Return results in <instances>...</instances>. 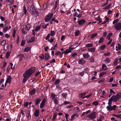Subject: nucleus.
<instances>
[{
    "label": "nucleus",
    "instance_id": "obj_7",
    "mask_svg": "<svg viewBox=\"0 0 121 121\" xmlns=\"http://www.w3.org/2000/svg\"><path fill=\"white\" fill-rule=\"evenodd\" d=\"M115 29L117 30H119L121 29V23H118L115 25L114 26Z\"/></svg>",
    "mask_w": 121,
    "mask_h": 121
},
{
    "label": "nucleus",
    "instance_id": "obj_14",
    "mask_svg": "<svg viewBox=\"0 0 121 121\" xmlns=\"http://www.w3.org/2000/svg\"><path fill=\"white\" fill-rule=\"evenodd\" d=\"M49 54L47 53H46L45 54V60H47L49 59Z\"/></svg>",
    "mask_w": 121,
    "mask_h": 121
},
{
    "label": "nucleus",
    "instance_id": "obj_29",
    "mask_svg": "<svg viewBox=\"0 0 121 121\" xmlns=\"http://www.w3.org/2000/svg\"><path fill=\"white\" fill-rule=\"evenodd\" d=\"M110 59L108 58H107L105 60V63H108L110 62Z\"/></svg>",
    "mask_w": 121,
    "mask_h": 121
},
{
    "label": "nucleus",
    "instance_id": "obj_57",
    "mask_svg": "<svg viewBox=\"0 0 121 121\" xmlns=\"http://www.w3.org/2000/svg\"><path fill=\"white\" fill-rule=\"evenodd\" d=\"M119 21L118 19H116L113 22V24H114L116 23L117 22Z\"/></svg>",
    "mask_w": 121,
    "mask_h": 121
},
{
    "label": "nucleus",
    "instance_id": "obj_6",
    "mask_svg": "<svg viewBox=\"0 0 121 121\" xmlns=\"http://www.w3.org/2000/svg\"><path fill=\"white\" fill-rule=\"evenodd\" d=\"M117 106L116 105H114L112 107L111 106H108L106 107L107 110L109 111H111L112 110H115L116 109Z\"/></svg>",
    "mask_w": 121,
    "mask_h": 121
},
{
    "label": "nucleus",
    "instance_id": "obj_34",
    "mask_svg": "<svg viewBox=\"0 0 121 121\" xmlns=\"http://www.w3.org/2000/svg\"><path fill=\"white\" fill-rule=\"evenodd\" d=\"M41 26H38L35 27V31H38L40 30V29Z\"/></svg>",
    "mask_w": 121,
    "mask_h": 121
},
{
    "label": "nucleus",
    "instance_id": "obj_37",
    "mask_svg": "<svg viewBox=\"0 0 121 121\" xmlns=\"http://www.w3.org/2000/svg\"><path fill=\"white\" fill-rule=\"evenodd\" d=\"M55 34V32L54 30H52L51 31L50 35L51 36H52Z\"/></svg>",
    "mask_w": 121,
    "mask_h": 121
},
{
    "label": "nucleus",
    "instance_id": "obj_50",
    "mask_svg": "<svg viewBox=\"0 0 121 121\" xmlns=\"http://www.w3.org/2000/svg\"><path fill=\"white\" fill-rule=\"evenodd\" d=\"M30 56H29L26 55L25 57V60H28L30 58Z\"/></svg>",
    "mask_w": 121,
    "mask_h": 121
},
{
    "label": "nucleus",
    "instance_id": "obj_63",
    "mask_svg": "<svg viewBox=\"0 0 121 121\" xmlns=\"http://www.w3.org/2000/svg\"><path fill=\"white\" fill-rule=\"evenodd\" d=\"M65 37V35H63L61 37L60 40L61 41L63 40L64 39Z\"/></svg>",
    "mask_w": 121,
    "mask_h": 121
},
{
    "label": "nucleus",
    "instance_id": "obj_30",
    "mask_svg": "<svg viewBox=\"0 0 121 121\" xmlns=\"http://www.w3.org/2000/svg\"><path fill=\"white\" fill-rule=\"evenodd\" d=\"M11 53V51H9L7 52L6 55V58H8L9 57Z\"/></svg>",
    "mask_w": 121,
    "mask_h": 121
},
{
    "label": "nucleus",
    "instance_id": "obj_60",
    "mask_svg": "<svg viewBox=\"0 0 121 121\" xmlns=\"http://www.w3.org/2000/svg\"><path fill=\"white\" fill-rule=\"evenodd\" d=\"M50 37V34H48V35L46 36V37L45 39L46 40L48 39Z\"/></svg>",
    "mask_w": 121,
    "mask_h": 121
},
{
    "label": "nucleus",
    "instance_id": "obj_24",
    "mask_svg": "<svg viewBox=\"0 0 121 121\" xmlns=\"http://www.w3.org/2000/svg\"><path fill=\"white\" fill-rule=\"evenodd\" d=\"M104 117L102 115H100L99 118V119H97V121H102V120L104 119Z\"/></svg>",
    "mask_w": 121,
    "mask_h": 121
},
{
    "label": "nucleus",
    "instance_id": "obj_49",
    "mask_svg": "<svg viewBox=\"0 0 121 121\" xmlns=\"http://www.w3.org/2000/svg\"><path fill=\"white\" fill-rule=\"evenodd\" d=\"M8 45L7 44H6L4 45V48L5 49H7L8 48Z\"/></svg>",
    "mask_w": 121,
    "mask_h": 121
},
{
    "label": "nucleus",
    "instance_id": "obj_17",
    "mask_svg": "<svg viewBox=\"0 0 121 121\" xmlns=\"http://www.w3.org/2000/svg\"><path fill=\"white\" fill-rule=\"evenodd\" d=\"M39 111L38 109H36V110L34 113V115L36 117H37L39 116Z\"/></svg>",
    "mask_w": 121,
    "mask_h": 121
},
{
    "label": "nucleus",
    "instance_id": "obj_40",
    "mask_svg": "<svg viewBox=\"0 0 121 121\" xmlns=\"http://www.w3.org/2000/svg\"><path fill=\"white\" fill-rule=\"evenodd\" d=\"M80 33V31L79 30H77L75 32V35L76 36H78Z\"/></svg>",
    "mask_w": 121,
    "mask_h": 121
},
{
    "label": "nucleus",
    "instance_id": "obj_59",
    "mask_svg": "<svg viewBox=\"0 0 121 121\" xmlns=\"http://www.w3.org/2000/svg\"><path fill=\"white\" fill-rule=\"evenodd\" d=\"M24 106L25 107H27L28 106V103L27 102H26L24 104Z\"/></svg>",
    "mask_w": 121,
    "mask_h": 121
},
{
    "label": "nucleus",
    "instance_id": "obj_22",
    "mask_svg": "<svg viewBox=\"0 0 121 121\" xmlns=\"http://www.w3.org/2000/svg\"><path fill=\"white\" fill-rule=\"evenodd\" d=\"M95 20L98 21L99 22V23H100L102 22V19L100 18L99 16L98 17H96L95 18Z\"/></svg>",
    "mask_w": 121,
    "mask_h": 121
},
{
    "label": "nucleus",
    "instance_id": "obj_64",
    "mask_svg": "<svg viewBox=\"0 0 121 121\" xmlns=\"http://www.w3.org/2000/svg\"><path fill=\"white\" fill-rule=\"evenodd\" d=\"M116 48H118V50H121V46L120 45H119L118 47L116 46Z\"/></svg>",
    "mask_w": 121,
    "mask_h": 121
},
{
    "label": "nucleus",
    "instance_id": "obj_26",
    "mask_svg": "<svg viewBox=\"0 0 121 121\" xmlns=\"http://www.w3.org/2000/svg\"><path fill=\"white\" fill-rule=\"evenodd\" d=\"M36 92V90L35 89H33L30 93V94L32 95L35 94Z\"/></svg>",
    "mask_w": 121,
    "mask_h": 121
},
{
    "label": "nucleus",
    "instance_id": "obj_3",
    "mask_svg": "<svg viewBox=\"0 0 121 121\" xmlns=\"http://www.w3.org/2000/svg\"><path fill=\"white\" fill-rule=\"evenodd\" d=\"M53 15V13H50L47 14L46 16L44 19L45 22H47L50 20Z\"/></svg>",
    "mask_w": 121,
    "mask_h": 121
},
{
    "label": "nucleus",
    "instance_id": "obj_56",
    "mask_svg": "<svg viewBox=\"0 0 121 121\" xmlns=\"http://www.w3.org/2000/svg\"><path fill=\"white\" fill-rule=\"evenodd\" d=\"M52 21L56 22L57 23H58L59 22L57 20H55V18H52Z\"/></svg>",
    "mask_w": 121,
    "mask_h": 121
},
{
    "label": "nucleus",
    "instance_id": "obj_58",
    "mask_svg": "<svg viewBox=\"0 0 121 121\" xmlns=\"http://www.w3.org/2000/svg\"><path fill=\"white\" fill-rule=\"evenodd\" d=\"M6 1L11 4H12L13 2V0H6Z\"/></svg>",
    "mask_w": 121,
    "mask_h": 121
},
{
    "label": "nucleus",
    "instance_id": "obj_13",
    "mask_svg": "<svg viewBox=\"0 0 121 121\" xmlns=\"http://www.w3.org/2000/svg\"><path fill=\"white\" fill-rule=\"evenodd\" d=\"M85 62V60L84 59H81L78 60V63L79 64L83 65L84 64Z\"/></svg>",
    "mask_w": 121,
    "mask_h": 121
},
{
    "label": "nucleus",
    "instance_id": "obj_32",
    "mask_svg": "<svg viewBox=\"0 0 121 121\" xmlns=\"http://www.w3.org/2000/svg\"><path fill=\"white\" fill-rule=\"evenodd\" d=\"M86 92H85L84 93H81L80 95V97L81 98L83 99V96H84L85 95H86Z\"/></svg>",
    "mask_w": 121,
    "mask_h": 121
},
{
    "label": "nucleus",
    "instance_id": "obj_51",
    "mask_svg": "<svg viewBox=\"0 0 121 121\" xmlns=\"http://www.w3.org/2000/svg\"><path fill=\"white\" fill-rule=\"evenodd\" d=\"M84 74V73L83 72H80L79 73V75L82 77L83 76Z\"/></svg>",
    "mask_w": 121,
    "mask_h": 121
},
{
    "label": "nucleus",
    "instance_id": "obj_41",
    "mask_svg": "<svg viewBox=\"0 0 121 121\" xmlns=\"http://www.w3.org/2000/svg\"><path fill=\"white\" fill-rule=\"evenodd\" d=\"M57 115V114L56 113H54L53 115L52 119V120L54 121L55 119L56 118Z\"/></svg>",
    "mask_w": 121,
    "mask_h": 121
},
{
    "label": "nucleus",
    "instance_id": "obj_48",
    "mask_svg": "<svg viewBox=\"0 0 121 121\" xmlns=\"http://www.w3.org/2000/svg\"><path fill=\"white\" fill-rule=\"evenodd\" d=\"M23 9L24 10V13L25 14H26L27 12V11L26 8L24 6L23 7Z\"/></svg>",
    "mask_w": 121,
    "mask_h": 121
},
{
    "label": "nucleus",
    "instance_id": "obj_15",
    "mask_svg": "<svg viewBox=\"0 0 121 121\" xmlns=\"http://www.w3.org/2000/svg\"><path fill=\"white\" fill-rule=\"evenodd\" d=\"M35 40L34 37H31L30 40L27 41V42L28 43H31L34 41Z\"/></svg>",
    "mask_w": 121,
    "mask_h": 121
},
{
    "label": "nucleus",
    "instance_id": "obj_11",
    "mask_svg": "<svg viewBox=\"0 0 121 121\" xmlns=\"http://www.w3.org/2000/svg\"><path fill=\"white\" fill-rule=\"evenodd\" d=\"M78 115L76 114H74L71 116L70 119L71 121H72L74 120L76 117H78Z\"/></svg>",
    "mask_w": 121,
    "mask_h": 121
},
{
    "label": "nucleus",
    "instance_id": "obj_10",
    "mask_svg": "<svg viewBox=\"0 0 121 121\" xmlns=\"http://www.w3.org/2000/svg\"><path fill=\"white\" fill-rule=\"evenodd\" d=\"M85 22V20L84 19H81L78 21V24L80 25H83Z\"/></svg>",
    "mask_w": 121,
    "mask_h": 121
},
{
    "label": "nucleus",
    "instance_id": "obj_25",
    "mask_svg": "<svg viewBox=\"0 0 121 121\" xmlns=\"http://www.w3.org/2000/svg\"><path fill=\"white\" fill-rule=\"evenodd\" d=\"M95 48H88V50L90 52H94L95 50Z\"/></svg>",
    "mask_w": 121,
    "mask_h": 121
},
{
    "label": "nucleus",
    "instance_id": "obj_52",
    "mask_svg": "<svg viewBox=\"0 0 121 121\" xmlns=\"http://www.w3.org/2000/svg\"><path fill=\"white\" fill-rule=\"evenodd\" d=\"M108 3V2H106L104 3H103L102 4L101 6L102 7H103L105 6Z\"/></svg>",
    "mask_w": 121,
    "mask_h": 121
},
{
    "label": "nucleus",
    "instance_id": "obj_47",
    "mask_svg": "<svg viewBox=\"0 0 121 121\" xmlns=\"http://www.w3.org/2000/svg\"><path fill=\"white\" fill-rule=\"evenodd\" d=\"M54 41V39L53 38H52L50 39H49L48 40V42H50V43H52Z\"/></svg>",
    "mask_w": 121,
    "mask_h": 121
},
{
    "label": "nucleus",
    "instance_id": "obj_36",
    "mask_svg": "<svg viewBox=\"0 0 121 121\" xmlns=\"http://www.w3.org/2000/svg\"><path fill=\"white\" fill-rule=\"evenodd\" d=\"M60 82V80L59 79H57L55 81V82L54 83L55 84L57 85L59 84Z\"/></svg>",
    "mask_w": 121,
    "mask_h": 121
},
{
    "label": "nucleus",
    "instance_id": "obj_18",
    "mask_svg": "<svg viewBox=\"0 0 121 121\" xmlns=\"http://www.w3.org/2000/svg\"><path fill=\"white\" fill-rule=\"evenodd\" d=\"M11 79L12 78L10 76H8L6 81V82L9 83L11 82Z\"/></svg>",
    "mask_w": 121,
    "mask_h": 121
},
{
    "label": "nucleus",
    "instance_id": "obj_5",
    "mask_svg": "<svg viewBox=\"0 0 121 121\" xmlns=\"http://www.w3.org/2000/svg\"><path fill=\"white\" fill-rule=\"evenodd\" d=\"M96 113L95 112H93L88 115L87 117H89L90 119H95L96 117Z\"/></svg>",
    "mask_w": 121,
    "mask_h": 121
},
{
    "label": "nucleus",
    "instance_id": "obj_28",
    "mask_svg": "<svg viewBox=\"0 0 121 121\" xmlns=\"http://www.w3.org/2000/svg\"><path fill=\"white\" fill-rule=\"evenodd\" d=\"M111 4H110L106 6V7L104 8H103V9L104 10L107 9H109V8H110V6H111Z\"/></svg>",
    "mask_w": 121,
    "mask_h": 121
},
{
    "label": "nucleus",
    "instance_id": "obj_23",
    "mask_svg": "<svg viewBox=\"0 0 121 121\" xmlns=\"http://www.w3.org/2000/svg\"><path fill=\"white\" fill-rule=\"evenodd\" d=\"M41 101L40 98L37 99L36 100V103L35 104L36 105H37Z\"/></svg>",
    "mask_w": 121,
    "mask_h": 121
},
{
    "label": "nucleus",
    "instance_id": "obj_45",
    "mask_svg": "<svg viewBox=\"0 0 121 121\" xmlns=\"http://www.w3.org/2000/svg\"><path fill=\"white\" fill-rule=\"evenodd\" d=\"M25 41L22 40V41L21 45V46H23L25 44Z\"/></svg>",
    "mask_w": 121,
    "mask_h": 121
},
{
    "label": "nucleus",
    "instance_id": "obj_8",
    "mask_svg": "<svg viewBox=\"0 0 121 121\" xmlns=\"http://www.w3.org/2000/svg\"><path fill=\"white\" fill-rule=\"evenodd\" d=\"M31 27V26L30 25L27 24L25 25L24 29L28 31L30 29Z\"/></svg>",
    "mask_w": 121,
    "mask_h": 121
},
{
    "label": "nucleus",
    "instance_id": "obj_27",
    "mask_svg": "<svg viewBox=\"0 0 121 121\" xmlns=\"http://www.w3.org/2000/svg\"><path fill=\"white\" fill-rule=\"evenodd\" d=\"M112 33H110L107 36L106 38L108 39L109 40L110 39V37L112 36Z\"/></svg>",
    "mask_w": 121,
    "mask_h": 121
},
{
    "label": "nucleus",
    "instance_id": "obj_55",
    "mask_svg": "<svg viewBox=\"0 0 121 121\" xmlns=\"http://www.w3.org/2000/svg\"><path fill=\"white\" fill-rule=\"evenodd\" d=\"M67 94L65 93H63L62 94V96H63V97L64 98H65L66 97Z\"/></svg>",
    "mask_w": 121,
    "mask_h": 121
},
{
    "label": "nucleus",
    "instance_id": "obj_20",
    "mask_svg": "<svg viewBox=\"0 0 121 121\" xmlns=\"http://www.w3.org/2000/svg\"><path fill=\"white\" fill-rule=\"evenodd\" d=\"M83 56L84 58H88L90 56V55L88 54V53L86 54H84L83 55Z\"/></svg>",
    "mask_w": 121,
    "mask_h": 121
},
{
    "label": "nucleus",
    "instance_id": "obj_54",
    "mask_svg": "<svg viewBox=\"0 0 121 121\" xmlns=\"http://www.w3.org/2000/svg\"><path fill=\"white\" fill-rule=\"evenodd\" d=\"M61 53V52L60 51H57L55 53V55H59Z\"/></svg>",
    "mask_w": 121,
    "mask_h": 121
},
{
    "label": "nucleus",
    "instance_id": "obj_46",
    "mask_svg": "<svg viewBox=\"0 0 121 121\" xmlns=\"http://www.w3.org/2000/svg\"><path fill=\"white\" fill-rule=\"evenodd\" d=\"M92 104L97 106L98 105V103L97 101H94L93 102Z\"/></svg>",
    "mask_w": 121,
    "mask_h": 121
},
{
    "label": "nucleus",
    "instance_id": "obj_39",
    "mask_svg": "<svg viewBox=\"0 0 121 121\" xmlns=\"http://www.w3.org/2000/svg\"><path fill=\"white\" fill-rule=\"evenodd\" d=\"M58 2L56 0L55 2V6L54 8V9H55L56 8L57 5H58Z\"/></svg>",
    "mask_w": 121,
    "mask_h": 121
},
{
    "label": "nucleus",
    "instance_id": "obj_4",
    "mask_svg": "<svg viewBox=\"0 0 121 121\" xmlns=\"http://www.w3.org/2000/svg\"><path fill=\"white\" fill-rule=\"evenodd\" d=\"M112 97H113L114 102H116L121 97V93H119L115 96H112Z\"/></svg>",
    "mask_w": 121,
    "mask_h": 121
},
{
    "label": "nucleus",
    "instance_id": "obj_43",
    "mask_svg": "<svg viewBox=\"0 0 121 121\" xmlns=\"http://www.w3.org/2000/svg\"><path fill=\"white\" fill-rule=\"evenodd\" d=\"M89 69L88 68H86L84 69V71L85 72L88 73L89 72Z\"/></svg>",
    "mask_w": 121,
    "mask_h": 121
},
{
    "label": "nucleus",
    "instance_id": "obj_9",
    "mask_svg": "<svg viewBox=\"0 0 121 121\" xmlns=\"http://www.w3.org/2000/svg\"><path fill=\"white\" fill-rule=\"evenodd\" d=\"M46 101V99H43L42 100L40 104V108H43V107Z\"/></svg>",
    "mask_w": 121,
    "mask_h": 121
},
{
    "label": "nucleus",
    "instance_id": "obj_62",
    "mask_svg": "<svg viewBox=\"0 0 121 121\" xmlns=\"http://www.w3.org/2000/svg\"><path fill=\"white\" fill-rule=\"evenodd\" d=\"M8 28L7 27H5L4 29V31L5 32L8 30Z\"/></svg>",
    "mask_w": 121,
    "mask_h": 121
},
{
    "label": "nucleus",
    "instance_id": "obj_42",
    "mask_svg": "<svg viewBox=\"0 0 121 121\" xmlns=\"http://www.w3.org/2000/svg\"><path fill=\"white\" fill-rule=\"evenodd\" d=\"M92 93H90V94L89 95H86L85 96V97H84L83 98V99H84V98H89L90 96L91 95H92Z\"/></svg>",
    "mask_w": 121,
    "mask_h": 121
},
{
    "label": "nucleus",
    "instance_id": "obj_53",
    "mask_svg": "<svg viewBox=\"0 0 121 121\" xmlns=\"http://www.w3.org/2000/svg\"><path fill=\"white\" fill-rule=\"evenodd\" d=\"M51 95L52 99H53L55 98V95L53 94H51Z\"/></svg>",
    "mask_w": 121,
    "mask_h": 121
},
{
    "label": "nucleus",
    "instance_id": "obj_2",
    "mask_svg": "<svg viewBox=\"0 0 121 121\" xmlns=\"http://www.w3.org/2000/svg\"><path fill=\"white\" fill-rule=\"evenodd\" d=\"M30 12L31 14L35 16H38L39 14L38 12L35 9V7L33 5H32L31 6Z\"/></svg>",
    "mask_w": 121,
    "mask_h": 121
},
{
    "label": "nucleus",
    "instance_id": "obj_33",
    "mask_svg": "<svg viewBox=\"0 0 121 121\" xmlns=\"http://www.w3.org/2000/svg\"><path fill=\"white\" fill-rule=\"evenodd\" d=\"M102 68L104 70H106L107 66L104 64H103L102 66Z\"/></svg>",
    "mask_w": 121,
    "mask_h": 121
},
{
    "label": "nucleus",
    "instance_id": "obj_61",
    "mask_svg": "<svg viewBox=\"0 0 121 121\" xmlns=\"http://www.w3.org/2000/svg\"><path fill=\"white\" fill-rule=\"evenodd\" d=\"M26 116L28 118H31V116L30 113H28L26 115Z\"/></svg>",
    "mask_w": 121,
    "mask_h": 121
},
{
    "label": "nucleus",
    "instance_id": "obj_1",
    "mask_svg": "<svg viewBox=\"0 0 121 121\" xmlns=\"http://www.w3.org/2000/svg\"><path fill=\"white\" fill-rule=\"evenodd\" d=\"M35 69L32 68L27 69L24 73L22 82L24 83L27 80L28 78L30 77L34 72Z\"/></svg>",
    "mask_w": 121,
    "mask_h": 121
},
{
    "label": "nucleus",
    "instance_id": "obj_31",
    "mask_svg": "<svg viewBox=\"0 0 121 121\" xmlns=\"http://www.w3.org/2000/svg\"><path fill=\"white\" fill-rule=\"evenodd\" d=\"M106 47V45H102L100 47V50H103Z\"/></svg>",
    "mask_w": 121,
    "mask_h": 121
},
{
    "label": "nucleus",
    "instance_id": "obj_44",
    "mask_svg": "<svg viewBox=\"0 0 121 121\" xmlns=\"http://www.w3.org/2000/svg\"><path fill=\"white\" fill-rule=\"evenodd\" d=\"M111 54L109 52H108L106 53H105L104 54V55L105 56H108L110 55Z\"/></svg>",
    "mask_w": 121,
    "mask_h": 121
},
{
    "label": "nucleus",
    "instance_id": "obj_16",
    "mask_svg": "<svg viewBox=\"0 0 121 121\" xmlns=\"http://www.w3.org/2000/svg\"><path fill=\"white\" fill-rule=\"evenodd\" d=\"M112 101H114V99L113 98V97H111L108 100V106H111V105L112 104Z\"/></svg>",
    "mask_w": 121,
    "mask_h": 121
},
{
    "label": "nucleus",
    "instance_id": "obj_38",
    "mask_svg": "<svg viewBox=\"0 0 121 121\" xmlns=\"http://www.w3.org/2000/svg\"><path fill=\"white\" fill-rule=\"evenodd\" d=\"M104 40V39L102 37L100 38L99 40L98 41L99 43H101Z\"/></svg>",
    "mask_w": 121,
    "mask_h": 121
},
{
    "label": "nucleus",
    "instance_id": "obj_35",
    "mask_svg": "<svg viewBox=\"0 0 121 121\" xmlns=\"http://www.w3.org/2000/svg\"><path fill=\"white\" fill-rule=\"evenodd\" d=\"M97 35V33H95L92 34L91 36V39H93Z\"/></svg>",
    "mask_w": 121,
    "mask_h": 121
},
{
    "label": "nucleus",
    "instance_id": "obj_19",
    "mask_svg": "<svg viewBox=\"0 0 121 121\" xmlns=\"http://www.w3.org/2000/svg\"><path fill=\"white\" fill-rule=\"evenodd\" d=\"M31 48L29 47H27L25 48L23 50L25 52H28L30 50Z\"/></svg>",
    "mask_w": 121,
    "mask_h": 121
},
{
    "label": "nucleus",
    "instance_id": "obj_12",
    "mask_svg": "<svg viewBox=\"0 0 121 121\" xmlns=\"http://www.w3.org/2000/svg\"><path fill=\"white\" fill-rule=\"evenodd\" d=\"M73 50L72 49L71 47H69V48L67 49L65 51V53L66 54H67L71 52L72 50Z\"/></svg>",
    "mask_w": 121,
    "mask_h": 121
},
{
    "label": "nucleus",
    "instance_id": "obj_21",
    "mask_svg": "<svg viewBox=\"0 0 121 121\" xmlns=\"http://www.w3.org/2000/svg\"><path fill=\"white\" fill-rule=\"evenodd\" d=\"M93 44L92 43H88L86 44V48H89L92 47Z\"/></svg>",
    "mask_w": 121,
    "mask_h": 121
}]
</instances>
